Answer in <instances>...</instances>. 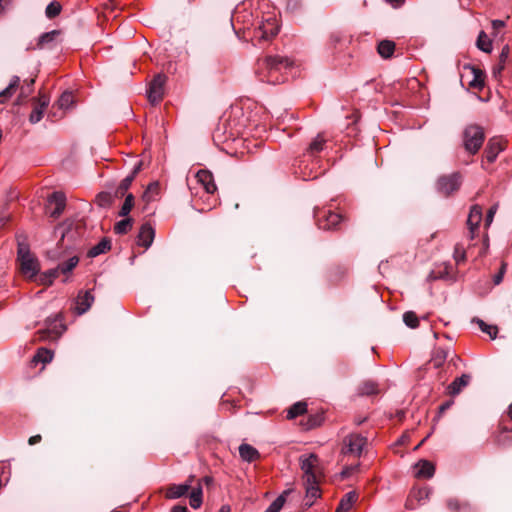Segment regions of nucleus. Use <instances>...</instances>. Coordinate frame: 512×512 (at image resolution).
Here are the masks:
<instances>
[{
	"mask_svg": "<svg viewBox=\"0 0 512 512\" xmlns=\"http://www.w3.org/2000/svg\"><path fill=\"white\" fill-rule=\"evenodd\" d=\"M291 65L287 57L267 56L257 61L255 73L261 82L275 85L285 81L283 72Z\"/></svg>",
	"mask_w": 512,
	"mask_h": 512,
	"instance_id": "nucleus-1",
	"label": "nucleus"
},
{
	"mask_svg": "<svg viewBox=\"0 0 512 512\" xmlns=\"http://www.w3.org/2000/svg\"><path fill=\"white\" fill-rule=\"evenodd\" d=\"M17 255L22 273L29 279H34L38 275L40 267L38 260L31 254L28 245L19 243Z\"/></svg>",
	"mask_w": 512,
	"mask_h": 512,
	"instance_id": "nucleus-2",
	"label": "nucleus"
},
{
	"mask_svg": "<svg viewBox=\"0 0 512 512\" xmlns=\"http://www.w3.org/2000/svg\"><path fill=\"white\" fill-rule=\"evenodd\" d=\"M484 139V131L478 125H469L463 131L464 148L470 154H476L479 151Z\"/></svg>",
	"mask_w": 512,
	"mask_h": 512,
	"instance_id": "nucleus-3",
	"label": "nucleus"
},
{
	"mask_svg": "<svg viewBox=\"0 0 512 512\" xmlns=\"http://www.w3.org/2000/svg\"><path fill=\"white\" fill-rule=\"evenodd\" d=\"M462 183V176L459 172H454L450 175H443L437 180L438 192L448 196L457 191Z\"/></svg>",
	"mask_w": 512,
	"mask_h": 512,
	"instance_id": "nucleus-4",
	"label": "nucleus"
},
{
	"mask_svg": "<svg viewBox=\"0 0 512 512\" xmlns=\"http://www.w3.org/2000/svg\"><path fill=\"white\" fill-rule=\"evenodd\" d=\"M343 443L342 451L344 454H352L359 457L367 444V438L360 434H350L344 438Z\"/></svg>",
	"mask_w": 512,
	"mask_h": 512,
	"instance_id": "nucleus-5",
	"label": "nucleus"
},
{
	"mask_svg": "<svg viewBox=\"0 0 512 512\" xmlns=\"http://www.w3.org/2000/svg\"><path fill=\"white\" fill-rule=\"evenodd\" d=\"M301 470L304 473V481L318 479L316 468L319 464V458L316 454L302 455L299 458Z\"/></svg>",
	"mask_w": 512,
	"mask_h": 512,
	"instance_id": "nucleus-6",
	"label": "nucleus"
},
{
	"mask_svg": "<svg viewBox=\"0 0 512 512\" xmlns=\"http://www.w3.org/2000/svg\"><path fill=\"white\" fill-rule=\"evenodd\" d=\"M166 79L164 74H157L150 82L147 97L152 104H157L163 99Z\"/></svg>",
	"mask_w": 512,
	"mask_h": 512,
	"instance_id": "nucleus-7",
	"label": "nucleus"
},
{
	"mask_svg": "<svg viewBox=\"0 0 512 512\" xmlns=\"http://www.w3.org/2000/svg\"><path fill=\"white\" fill-rule=\"evenodd\" d=\"M278 32L279 26L276 18L269 16L259 24L255 36L260 40L268 41L276 36Z\"/></svg>",
	"mask_w": 512,
	"mask_h": 512,
	"instance_id": "nucleus-8",
	"label": "nucleus"
},
{
	"mask_svg": "<svg viewBox=\"0 0 512 512\" xmlns=\"http://www.w3.org/2000/svg\"><path fill=\"white\" fill-rule=\"evenodd\" d=\"M317 225L320 229L329 230L335 229L337 225L342 221V216L332 211H324L323 215H319L316 211L314 212Z\"/></svg>",
	"mask_w": 512,
	"mask_h": 512,
	"instance_id": "nucleus-9",
	"label": "nucleus"
},
{
	"mask_svg": "<svg viewBox=\"0 0 512 512\" xmlns=\"http://www.w3.org/2000/svg\"><path fill=\"white\" fill-rule=\"evenodd\" d=\"M48 206L54 205V208L50 210L49 214L52 218H58L66 207V196L63 192L55 191L48 197Z\"/></svg>",
	"mask_w": 512,
	"mask_h": 512,
	"instance_id": "nucleus-10",
	"label": "nucleus"
},
{
	"mask_svg": "<svg viewBox=\"0 0 512 512\" xmlns=\"http://www.w3.org/2000/svg\"><path fill=\"white\" fill-rule=\"evenodd\" d=\"M155 238V229L149 222H146L141 225L138 235H137V244L144 248H149Z\"/></svg>",
	"mask_w": 512,
	"mask_h": 512,
	"instance_id": "nucleus-11",
	"label": "nucleus"
},
{
	"mask_svg": "<svg viewBox=\"0 0 512 512\" xmlns=\"http://www.w3.org/2000/svg\"><path fill=\"white\" fill-rule=\"evenodd\" d=\"M192 477L185 483L181 484H172L167 487L165 491V497L167 499H178L182 496L186 495L188 491L191 489Z\"/></svg>",
	"mask_w": 512,
	"mask_h": 512,
	"instance_id": "nucleus-12",
	"label": "nucleus"
},
{
	"mask_svg": "<svg viewBox=\"0 0 512 512\" xmlns=\"http://www.w3.org/2000/svg\"><path fill=\"white\" fill-rule=\"evenodd\" d=\"M94 302V296L90 290L80 291L76 298V311L79 315L86 313Z\"/></svg>",
	"mask_w": 512,
	"mask_h": 512,
	"instance_id": "nucleus-13",
	"label": "nucleus"
},
{
	"mask_svg": "<svg viewBox=\"0 0 512 512\" xmlns=\"http://www.w3.org/2000/svg\"><path fill=\"white\" fill-rule=\"evenodd\" d=\"M435 473V466L428 460H419L414 465V475L417 478L429 479Z\"/></svg>",
	"mask_w": 512,
	"mask_h": 512,
	"instance_id": "nucleus-14",
	"label": "nucleus"
},
{
	"mask_svg": "<svg viewBox=\"0 0 512 512\" xmlns=\"http://www.w3.org/2000/svg\"><path fill=\"white\" fill-rule=\"evenodd\" d=\"M60 30H52L41 34L36 44L37 49H52L60 35Z\"/></svg>",
	"mask_w": 512,
	"mask_h": 512,
	"instance_id": "nucleus-15",
	"label": "nucleus"
},
{
	"mask_svg": "<svg viewBox=\"0 0 512 512\" xmlns=\"http://www.w3.org/2000/svg\"><path fill=\"white\" fill-rule=\"evenodd\" d=\"M198 182L204 187L206 193L212 194L216 191L217 187L214 183V177L210 171L200 170L196 174Z\"/></svg>",
	"mask_w": 512,
	"mask_h": 512,
	"instance_id": "nucleus-16",
	"label": "nucleus"
},
{
	"mask_svg": "<svg viewBox=\"0 0 512 512\" xmlns=\"http://www.w3.org/2000/svg\"><path fill=\"white\" fill-rule=\"evenodd\" d=\"M306 486V502L305 506L311 507L314 501L320 497L319 479L312 481H304Z\"/></svg>",
	"mask_w": 512,
	"mask_h": 512,
	"instance_id": "nucleus-17",
	"label": "nucleus"
},
{
	"mask_svg": "<svg viewBox=\"0 0 512 512\" xmlns=\"http://www.w3.org/2000/svg\"><path fill=\"white\" fill-rule=\"evenodd\" d=\"M471 380V376L469 374H462L460 377H457L447 388L448 394L451 396L458 395L466 386H468Z\"/></svg>",
	"mask_w": 512,
	"mask_h": 512,
	"instance_id": "nucleus-18",
	"label": "nucleus"
},
{
	"mask_svg": "<svg viewBox=\"0 0 512 512\" xmlns=\"http://www.w3.org/2000/svg\"><path fill=\"white\" fill-rule=\"evenodd\" d=\"M503 150L502 143L499 139H490L485 149V159L492 163L496 160L500 151Z\"/></svg>",
	"mask_w": 512,
	"mask_h": 512,
	"instance_id": "nucleus-19",
	"label": "nucleus"
},
{
	"mask_svg": "<svg viewBox=\"0 0 512 512\" xmlns=\"http://www.w3.org/2000/svg\"><path fill=\"white\" fill-rule=\"evenodd\" d=\"M239 455L245 462L251 463L260 458L259 451L250 444L243 443L239 446Z\"/></svg>",
	"mask_w": 512,
	"mask_h": 512,
	"instance_id": "nucleus-20",
	"label": "nucleus"
},
{
	"mask_svg": "<svg viewBox=\"0 0 512 512\" xmlns=\"http://www.w3.org/2000/svg\"><path fill=\"white\" fill-rule=\"evenodd\" d=\"M482 219V209L480 206L475 205L471 208L468 215L467 224L470 231L473 233L478 227Z\"/></svg>",
	"mask_w": 512,
	"mask_h": 512,
	"instance_id": "nucleus-21",
	"label": "nucleus"
},
{
	"mask_svg": "<svg viewBox=\"0 0 512 512\" xmlns=\"http://www.w3.org/2000/svg\"><path fill=\"white\" fill-rule=\"evenodd\" d=\"M48 104H49L48 99H46V98L40 99L39 103L34 107V109L32 110V112L29 116L30 123L36 124L43 118L44 111L47 108Z\"/></svg>",
	"mask_w": 512,
	"mask_h": 512,
	"instance_id": "nucleus-22",
	"label": "nucleus"
},
{
	"mask_svg": "<svg viewBox=\"0 0 512 512\" xmlns=\"http://www.w3.org/2000/svg\"><path fill=\"white\" fill-rule=\"evenodd\" d=\"M356 500L357 494L355 491L346 493L340 500L335 512H348Z\"/></svg>",
	"mask_w": 512,
	"mask_h": 512,
	"instance_id": "nucleus-23",
	"label": "nucleus"
},
{
	"mask_svg": "<svg viewBox=\"0 0 512 512\" xmlns=\"http://www.w3.org/2000/svg\"><path fill=\"white\" fill-rule=\"evenodd\" d=\"M111 249V242L108 238H103L98 244L91 247L87 253L88 257L94 258L106 253Z\"/></svg>",
	"mask_w": 512,
	"mask_h": 512,
	"instance_id": "nucleus-24",
	"label": "nucleus"
},
{
	"mask_svg": "<svg viewBox=\"0 0 512 512\" xmlns=\"http://www.w3.org/2000/svg\"><path fill=\"white\" fill-rule=\"evenodd\" d=\"M19 83L20 78L18 76L11 78L9 85L0 92V103H5L12 96L13 91L18 87Z\"/></svg>",
	"mask_w": 512,
	"mask_h": 512,
	"instance_id": "nucleus-25",
	"label": "nucleus"
},
{
	"mask_svg": "<svg viewBox=\"0 0 512 512\" xmlns=\"http://www.w3.org/2000/svg\"><path fill=\"white\" fill-rule=\"evenodd\" d=\"M59 276L58 269L52 268L41 273L37 279L38 283L44 286L52 285L53 281Z\"/></svg>",
	"mask_w": 512,
	"mask_h": 512,
	"instance_id": "nucleus-26",
	"label": "nucleus"
},
{
	"mask_svg": "<svg viewBox=\"0 0 512 512\" xmlns=\"http://www.w3.org/2000/svg\"><path fill=\"white\" fill-rule=\"evenodd\" d=\"M79 257L72 256L68 260L60 263L56 268L58 269V273H62L64 275L70 274L73 269L78 265Z\"/></svg>",
	"mask_w": 512,
	"mask_h": 512,
	"instance_id": "nucleus-27",
	"label": "nucleus"
},
{
	"mask_svg": "<svg viewBox=\"0 0 512 512\" xmlns=\"http://www.w3.org/2000/svg\"><path fill=\"white\" fill-rule=\"evenodd\" d=\"M378 53L383 58H389L393 55L395 50V43L390 40H382L379 42L377 47Z\"/></svg>",
	"mask_w": 512,
	"mask_h": 512,
	"instance_id": "nucleus-28",
	"label": "nucleus"
},
{
	"mask_svg": "<svg viewBox=\"0 0 512 512\" xmlns=\"http://www.w3.org/2000/svg\"><path fill=\"white\" fill-rule=\"evenodd\" d=\"M202 496H203V490H202L201 485H198L197 487L192 488L189 498H190V506L193 509H198L202 505V502H203Z\"/></svg>",
	"mask_w": 512,
	"mask_h": 512,
	"instance_id": "nucleus-29",
	"label": "nucleus"
},
{
	"mask_svg": "<svg viewBox=\"0 0 512 512\" xmlns=\"http://www.w3.org/2000/svg\"><path fill=\"white\" fill-rule=\"evenodd\" d=\"M53 359V352L47 348L41 347L37 350L36 354L33 356V362L35 363H50Z\"/></svg>",
	"mask_w": 512,
	"mask_h": 512,
	"instance_id": "nucleus-30",
	"label": "nucleus"
},
{
	"mask_svg": "<svg viewBox=\"0 0 512 512\" xmlns=\"http://www.w3.org/2000/svg\"><path fill=\"white\" fill-rule=\"evenodd\" d=\"M307 411V404L303 401L294 403L287 411V418L294 419Z\"/></svg>",
	"mask_w": 512,
	"mask_h": 512,
	"instance_id": "nucleus-31",
	"label": "nucleus"
},
{
	"mask_svg": "<svg viewBox=\"0 0 512 512\" xmlns=\"http://www.w3.org/2000/svg\"><path fill=\"white\" fill-rule=\"evenodd\" d=\"M476 45L483 52L490 53L492 51V42L483 31L479 33Z\"/></svg>",
	"mask_w": 512,
	"mask_h": 512,
	"instance_id": "nucleus-32",
	"label": "nucleus"
},
{
	"mask_svg": "<svg viewBox=\"0 0 512 512\" xmlns=\"http://www.w3.org/2000/svg\"><path fill=\"white\" fill-rule=\"evenodd\" d=\"M73 103H74V95L70 91L63 92L57 101L59 108L63 109V110L69 109L73 105Z\"/></svg>",
	"mask_w": 512,
	"mask_h": 512,
	"instance_id": "nucleus-33",
	"label": "nucleus"
},
{
	"mask_svg": "<svg viewBox=\"0 0 512 512\" xmlns=\"http://www.w3.org/2000/svg\"><path fill=\"white\" fill-rule=\"evenodd\" d=\"M132 225H133L132 218H129V217L124 218L115 224L114 232L116 234H120V235L126 234L132 228Z\"/></svg>",
	"mask_w": 512,
	"mask_h": 512,
	"instance_id": "nucleus-34",
	"label": "nucleus"
},
{
	"mask_svg": "<svg viewBox=\"0 0 512 512\" xmlns=\"http://www.w3.org/2000/svg\"><path fill=\"white\" fill-rule=\"evenodd\" d=\"M473 321L478 324L482 332L487 333L492 339L496 338L498 333L497 326L489 325L479 318H476Z\"/></svg>",
	"mask_w": 512,
	"mask_h": 512,
	"instance_id": "nucleus-35",
	"label": "nucleus"
},
{
	"mask_svg": "<svg viewBox=\"0 0 512 512\" xmlns=\"http://www.w3.org/2000/svg\"><path fill=\"white\" fill-rule=\"evenodd\" d=\"M133 206H134V196H133V194L128 193L125 196L124 203L119 211V216H121V217L128 216V214L132 210Z\"/></svg>",
	"mask_w": 512,
	"mask_h": 512,
	"instance_id": "nucleus-36",
	"label": "nucleus"
},
{
	"mask_svg": "<svg viewBox=\"0 0 512 512\" xmlns=\"http://www.w3.org/2000/svg\"><path fill=\"white\" fill-rule=\"evenodd\" d=\"M324 143H325V140L323 139V137L320 134H318L316 136V138L310 143V145L308 147V152L311 155H315V154L319 153L320 151L323 150Z\"/></svg>",
	"mask_w": 512,
	"mask_h": 512,
	"instance_id": "nucleus-37",
	"label": "nucleus"
},
{
	"mask_svg": "<svg viewBox=\"0 0 512 512\" xmlns=\"http://www.w3.org/2000/svg\"><path fill=\"white\" fill-rule=\"evenodd\" d=\"M61 9H62V7H61L60 3L56 2V1L50 2L45 9L46 17L49 19L55 18L56 16H58L60 14Z\"/></svg>",
	"mask_w": 512,
	"mask_h": 512,
	"instance_id": "nucleus-38",
	"label": "nucleus"
},
{
	"mask_svg": "<svg viewBox=\"0 0 512 512\" xmlns=\"http://www.w3.org/2000/svg\"><path fill=\"white\" fill-rule=\"evenodd\" d=\"M377 392V385L372 381H367L359 387V393L361 395L370 396L376 394Z\"/></svg>",
	"mask_w": 512,
	"mask_h": 512,
	"instance_id": "nucleus-39",
	"label": "nucleus"
},
{
	"mask_svg": "<svg viewBox=\"0 0 512 512\" xmlns=\"http://www.w3.org/2000/svg\"><path fill=\"white\" fill-rule=\"evenodd\" d=\"M403 322L409 328H416L419 324L418 317L413 311H407L403 314Z\"/></svg>",
	"mask_w": 512,
	"mask_h": 512,
	"instance_id": "nucleus-40",
	"label": "nucleus"
},
{
	"mask_svg": "<svg viewBox=\"0 0 512 512\" xmlns=\"http://www.w3.org/2000/svg\"><path fill=\"white\" fill-rule=\"evenodd\" d=\"M285 495L281 494L279 495L264 512H280L281 508L283 507L285 503Z\"/></svg>",
	"mask_w": 512,
	"mask_h": 512,
	"instance_id": "nucleus-41",
	"label": "nucleus"
},
{
	"mask_svg": "<svg viewBox=\"0 0 512 512\" xmlns=\"http://www.w3.org/2000/svg\"><path fill=\"white\" fill-rule=\"evenodd\" d=\"M97 203L103 208L110 207L113 203V196L109 192H101L97 196Z\"/></svg>",
	"mask_w": 512,
	"mask_h": 512,
	"instance_id": "nucleus-42",
	"label": "nucleus"
},
{
	"mask_svg": "<svg viewBox=\"0 0 512 512\" xmlns=\"http://www.w3.org/2000/svg\"><path fill=\"white\" fill-rule=\"evenodd\" d=\"M133 176L127 175L119 184L116 190V195H125L126 191L129 189L133 182Z\"/></svg>",
	"mask_w": 512,
	"mask_h": 512,
	"instance_id": "nucleus-43",
	"label": "nucleus"
},
{
	"mask_svg": "<svg viewBox=\"0 0 512 512\" xmlns=\"http://www.w3.org/2000/svg\"><path fill=\"white\" fill-rule=\"evenodd\" d=\"M447 507L451 511H459V510H469L470 506L467 503L461 504L458 499L450 498L447 500Z\"/></svg>",
	"mask_w": 512,
	"mask_h": 512,
	"instance_id": "nucleus-44",
	"label": "nucleus"
},
{
	"mask_svg": "<svg viewBox=\"0 0 512 512\" xmlns=\"http://www.w3.org/2000/svg\"><path fill=\"white\" fill-rule=\"evenodd\" d=\"M472 70H473V73H474V78L470 82V86H472L474 88H482L483 85H484L482 71L479 70V69H475V68H472Z\"/></svg>",
	"mask_w": 512,
	"mask_h": 512,
	"instance_id": "nucleus-45",
	"label": "nucleus"
},
{
	"mask_svg": "<svg viewBox=\"0 0 512 512\" xmlns=\"http://www.w3.org/2000/svg\"><path fill=\"white\" fill-rule=\"evenodd\" d=\"M431 494V488L423 487L418 489L413 493V496L418 500V502L426 501L429 499Z\"/></svg>",
	"mask_w": 512,
	"mask_h": 512,
	"instance_id": "nucleus-46",
	"label": "nucleus"
},
{
	"mask_svg": "<svg viewBox=\"0 0 512 512\" xmlns=\"http://www.w3.org/2000/svg\"><path fill=\"white\" fill-rule=\"evenodd\" d=\"M34 79L25 80L24 84L21 86L20 96L27 97L33 89Z\"/></svg>",
	"mask_w": 512,
	"mask_h": 512,
	"instance_id": "nucleus-47",
	"label": "nucleus"
},
{
	"mask_svg": "<svg viewBox=\"0 0 512 512\" xmlns=\"http://www.w3.org/2000/svg\"><path fill=\"white\" fill-rule=\"evenodd\" d=\"M505 271H506V263L503 262L501 264L500 271L493 277V282L495 285H499L502 282Z\"/></svg>",
	"mask_w": 512,
	"mask_h": 512,
	"instance_id": "nucleus-48",
	"label": "nucleus"
},
{
	"mask_svg": "<svg viewBox=\"0 0 512 512\" xmlns=\"http://www.w3.org/2000/svg\"><path fill=\"white\" fill-rule=\"evenodd\" d=\"M509 55H510V48L508 45H504L502 48V51L499 55V61L501 63H508L509 61Z\"/></svg>",
	"mask_w": 512,
	"mask_h": 512,
	"instance_id": "nucleus-49",
	"label": "nucleus"
},
{
	"mask_svg": "<svg viewBox=\"0 0 512 512\" xmlns=\"http://www.w3.org/2000/svg\"><path fill=\"white\" fill-rule=\"evenodd\" d=\"M506 63L498 62L497 65H495L492 69V75L495 79H499L501 77V73L503 69L505 68Z\"/></svg>",
	"mask_w": 512,
	"mask_h": 512,
	"instance_id": "nucleus-50",
	"label": "nucleus"
},
{
	"mask_svg": "<svg viewBox=\"0 0 512 512\" xmlns=\"http://www.w3.org/2000/svg\"><path fill=\"white\" fill-rule=\"evenodd\" d=\"M497 205H493L492 207H490V209L488 210L487 212V215H486V225H490L493 221V218H494V215L497 211Z\"/></svg>",
	"mask_w": 512,
	"mask_h": 512,
	"instance_id": "nucleus-51",
	"label": "nucleus"
},
{
	"mask_svg": "<svg viewBox=\"0 0 512 512\" xmlns=\"http://www.w3.org/2000/svg\"><path fill=\"white\" fill-rule=\"evenodd\" d=\"M454 258L457 263L465 259V252L460 250L458 247L455 248Z\"/></svg>",
	"mask_w": 512,
	"mask_h": 512,
	"instance_id": "nucleus-52",
	"label": "nucleus"
},
{
	"mask_svg": "<svg viewBox=\"0 0 512 512\" xmlns=\"http://www.w3.org/2000/svg\"><path fill=\"white\" fill-rule=\"evenodd\" d=\"M341 40V37L339 34H331L329 38V45L331 47H335L337 43H339Z\"/></svg>",
	"mask_w": 512,
	"mask_h": 512,
	"instance_id": "nucleus-53",
	"label": "nucleus"
},
{
	"mask_svg": "<svg viewBox=\"0 0 512 512\" xmlns=\"http://www.w3.org/2000/svg\"><path fill=\"white\" fill-rule=\"evenodd\" d=\"M141 168H142V162L141 161L136 162L129 175L133 176V178L135 179L136 175L140 172Z\"/></svg>",
	"mask_w": 512,
	"mask_h": 512,
	"instance_id": "nucleus-54",
	"label": "nucleus"
},
{
	"mask_svg": "<svg viewBox=\"0 0 512 512\" xmlns=\"http://www.w3.org/2000/svg\"><path fill=\"white\" fill-rule=\"evenodd\" d=\"M453 401L452 400H448L444 403H442L440 406H439V412L440 413H443L445 412L446 410H448L452 405H453Z\"/></svg>",
	"mask_w": 512,
	"mask_h": 512,
	"instance_id": "nucleus-55",
	"label": "nucleus"
},
{
	"mask_svg": "<svg viewBox=\"0 0 512 512\" xmlns=\"http://www.w3.org/2000/svg\"><path fill=\"white\" fill-rule=\"evenodd\" d=\"M170 512H189L186 506L176 505L174 506Z\"/></svg>",
	"mask_w": 512,
	"mask_h": 512,
	"instance_id": "nucleus-56",
	"label": "nucleus"
},
{
	"mask_svg": "<svg viewBox=\"0 0 512 512\" xmlns=\"http://www.w3.org/2000/svg\"><path fill=\"white\" fill-rule=\"evenodd\" d=\"M505 23L502 20H493L492 21V27L493 29H500L504 27Z\"/></svg>",
	"mask_w": 512,
	"mask_h": 512,
	"instance_id": "nucleus-57",
	"label": "nucleus"
},
{
	"mask_svg": "<svg viewBox=\"0 0 512 512\" xmlns=\"http://www.w3.org/2000/svg\"><path fill=\"white\" fill-rule=\"evenodd\" d=\"M41 441V436L40 435H34V436H31L28 440V443L30 445H34L36 443H39Z\"/></svg>",
	"mask_w": 512,
	"mask_h": 512,
	"instance_id": "nucleus-58",
	"label": "nucleus"
},
{
	"mask_svg": "<svg viewBox=\"0 0 512 512\" xmlns=\"http://www.w3.org/2000/svg\"><path fill=\"white\" fill-rule=\"evenodd\" d=\"M447 355H448V351H445V350H441L438 352V355L437 357L441 359V361H445V359L447 358Z\"/></svg>",
	"mask_w": 512,
	"mask_h": 512,
	"instance_id": "nucleus-59",
	"label": "nucleus"
},
{
	"mask_svg": "<svg viewBox=\"0 0 512 512\" xmlns=\"http://www.w3.org/2000/svg\"><path fill=\"white\" fill-rule=\"evenodd\" d=\"M219 512H231V508L229 505H222L219 509Z\"/></svg>",
	"mask_w": 512,
	"mask_h": 512,
	"instance_id": "nucleus-60",
	"label": "nucleus"
},
{
	"mask_svg": "<svg viewBox=\"0 0 512 512\" xmlns=\"http://www.w3.org/2000/svg\"><path fill=\"white\" fill-rule=\"evenodd\" d=\"M297 6V1L296 0H289L288 1V7L289 8H296Z\"/></svg>",
	"mask_w": 512,
	"mask_h": 512,
	"instance_id": "nucleus-61",
	"label": "nucleus"
},
{
	"mask_svg": "<svg viewBox=\"0 0 512 512\" xmlns=\"http://www.w3.org/2000/svg\"><path fill=\"white\" fill-rule=\"evenodd\" d=\"M8 3V0H0V13L4 10L5 5Z\"/></svg>",
	"mask_w": 512,
	"mask_h": 512,
	"instance_id": "nucleus-62",
	"label": "nucleus"
},
{
	"mask_svg": "<svg viewBox=\"0 0 512 512\" xmlns=\"http://www.w3.org/2000/svg\"><path fill=\"white\" fill-rule=\"evenodd\" d=\"M442 363H443V361H441L440 357H439V358H438V357H436V358L434 359V366H435V367H439Z\"/></svg>",
	"mask_w": 512,
	"mask_h": 512,
	"instance_id": "nucleus-63",
	"label": "nucleus"
},
{
	"mask_svg": "<svg viewBox=\"0 0 512 512\" xmlns=\"http://www.w3.org/2000/svg\"><path fill=\"white\" fill-rule=\"evenodd\" d=\"M508 413H509V416H510V418L512 420V404L509 406V412Z\"/></svg>",
	"mask_w": 512,
	"mask_h": 512,
	"instance_id": "nucleus-64",
	"label": "nucleus"
}]
</instances>
